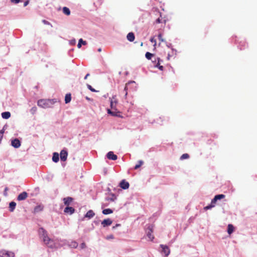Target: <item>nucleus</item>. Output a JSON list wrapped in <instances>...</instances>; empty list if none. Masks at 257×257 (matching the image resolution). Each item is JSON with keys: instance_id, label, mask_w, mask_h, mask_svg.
I'll return each mask as SVG.
<instances>
[{"instance_id": "45", "label": "nucleus", "mask_w": 257, "mask_h": 257, "mask_svg": "<svg viewBox=\"0 0 257 257\" xmlns=\"http://www.w3.org/2000/svg\"><path fill=\"white\" fill-rule=\"evenodd\" d=\"M8 188L7 187H6L5 189V193H6V192L8 191Z\"/></svg>"}, {"instance_id": "39", "label": "nucleus", "mask_w": 257, "mask_h": 257, "mask_svg": "<svg viewBox=\"0 0 257 257\" xmlns=\"http://www.w3.org/2000/svg\"><path fill=\"white\" fill-rule=\"evenodd\" d=\"M37 111V107H33L31 109V112L32 113L34 114Z\"/></svg>"}, {"instance_id": "33", "label": "nucleus", "mask_w": 257, "mask_h": 257, "mask_svg": "<svg viewBox=\"0 0 257 257\" xmlns=\"http://www.w3.org/2000/svg\"><path fill=\"white\" fill-rule=\"evenodd\" d=\"M189 158V155L188 154H184L181 156L180 159L184 160V159H188Z\"/></svg>"}, {"instance_id": "22", "label": "nucleus", "mask_w": 257, "mask_h": 257, "mask_svg": "<svg viewBox=\"0 0 257 257\" xmlns=\"http://www.w3.org/2000/svg\"><path fill=\"white\" fill-rule=\"evenodd\" d=\"M234 230V227L231 224H229L228 225V226H227V232L229 234H231L233 231Z\"/></svg>"}, {"instance_id": "18", "label": "nucleus", "mask_w": 257, "mask_h": 257, "mask_svg": "<svg viewBox=\"0 0 257 257\" xmlns=\"http://www.w3.org/2000/svg\"><path fill=\"white\" fill-rule=\"evenodd\" d=\"M126 38L129 41L133 42L135 40V37L133 33L130 32L127 35Z\"/></svg>"}, {"instance_id": "32", "label": "nucleus", "mask_w": 257, "mask_h": 257, "mask_svg": "<svg viewBox=\"0 0 257 257\" xmlns=\"http://www.w3.org/2000/svg\"><path fill=\"white\" fill-rule=\"evenodd\" d=\"M153 56V54H152V53H150V52H147V53H146V55H145V56H146V58H147V59H148V60H150V59H151V58H152V56Z\"/></svg>"}, {"instance_id": "31", "label": "nucleus", "mask_w": 257, "mask_h": 257, "mask_svg": "<svg viewBox=\"0 0 257 257\" xmlns=\"http://www.w3.org/2000/svg\"><path fill=\"white\" fill-rule=\"evenodd\" d=\"M143 161H139L138 162V163L137 165H136V166H135L134 169L135 170L139 169L143 165Z\"/></svg>"}, {"instance_id": "40", "label": "nucleus", "mask_w": 257, "mask_h": 257, "mask_svg": "<svg viewBox=\"0 0 257 257\" xmlns=\"http://www.w3.org/2000/svg\"><path fill=\"white\" fill-rule=\"evenodd\" d=\"M86 246V244L84 242H83L80 244V247L81 249H83V248H85Z\"/></svg>"}, {"instance_id": "5", "label": "nucleus", "mask_w": 257, "mask_h": 257, "mask_svg": "<svg viewBox=\"0 0 257 257\" xmlns=\"http://www.w3.org/2000/svg\"><path fill=\"white\" fill-rule=\"evenodd\" d=\"M154 225L152 224H150L148 226L146 232L147 236L148 238L150 239V240L153 241L154 239V236L152 234V233L153 232V229H154Z\"/></svg>"}, {"instance_id": "38", "label": "nucleus", "mask_w": 257, "mask_h": 257, "mask_svg": "<svg viewBox=\"0 0 257 257\" xmlns=\"http://www.w3.org/2000/svg\"><path fill=\"white\" fill-rule=\"evenodd\" d=\"M150 41L152 43H154V46L155 48L156 46V40L154 39V38H151L150 39Z\"/></svg>"}, {"instance_id": "37", "label": "nucleus", "mask_w": 257, "mask_h": 257, "mask_svg": "<svg viewBox=\"0 0 257 257\" xmlns=\"http://www.w3.org/2000/svg\"><path fill=\"white\" fill-rule=\"evenodd\" d=\"M42 22L45 25H50L51 27H52V25L48 21H47L45 20H42Z\"/></svg>"}, {"instance_id": "23", "label": "nucleus", "mask_w": 257, "mask_h": 257, "mask_svg": "<svg viewBox=\"0 0 257 257\" xmlns=\"http://www.w3.org/2000/svg\"><path fill=\"white\" fill-rule=\"evenodd\" d=\"M82 44L86 45L87 44V42L85 41H83L82 39H80L77 44V47L78 48H80Z\"/></svg>"}, {"instance_id": "16", "label": "nucleus", "mask_w": 257, "mask_h": 257, "mask_svg": "<svg viewBox=\"0 0 257 257\" xmlns=\"http://www.w3.org/2000/svg\"><path fill=\"white\" fill-rule=\"evenodd\" d=\"M134 83V81L128 82L125 84V87L123 90V92L124 93V98L125 99H126L127 95V90H128V85Z\"/></svg>"}, {"instance_id": "19", "label": "nucleus", "mask_w": 257, "mask_h": 257, "mask_svg": "<svg viewBox=\"0 0 257 257\" xmlns=\"http://www.w3.org/2000/svg\"><path fill=\"white\" fill-rule=\"evenodd\" d=\"M95 215L94 212L92 210H89L85 215V217L91 218Z\"/></svg>"}, {"instance_id": "3", "label": "nucleus", "mask_w": 257, "mask_h": 257, "mask_svg": "<svg viewBox=\"0 0 257 257\" xmlns=\"http://www.w3.org/2000/svg\"><path fill=\"white\" fill-rule=\"evenodd\" d=\"M54 103V101L51 99H41L38 101L37 104L39 106L46 108L51 107Z\"/></svg>"}, {"instance_id": "20", "label": "nucleus", "mask_w": 257, "mask_h": 257, "mask_svg": "<svg viewBox=\"0 0 257 257\" xmlns=\"http://www.w3.org/2000/svg\"><path fill=\"white\" fill-rule=\"evenodd\" d=\"M2 116L4 119H8L11 116V113L9 111L4 112L2 113Z\"/></svg>"}, {"instance_id": "25", "label": "nucleus", "mask_w": 257, "mask_h": 257, "mask_svg": "<svg viewBox=\"0 0 257 257\" xmlns=\"http://www.w3.org/2000/svg\"><path fill=\"white\" fill-rule=\"evenodd\" d=\"M71 100V94H66L65 97V101L66 103H68L70 102Z\"/></svg>"}, {"instance_id": "9", "label": "nucleus", "mask_w": 257, "mask_h": 257, "mask_svg": "<svg viewBox=\"0 0 257 257\" xmlns=\"http://www.w3.org/2000/svg\"><path fill=\"white\" fill-rule=\"evenodd\" d=\"M28 196V194L24 191L20 193L17 197V200L18 201H22L25 200Z\"/></svg>"}, {"instance_id": "46", "label": "nucleus", "mask_w": 257, "mask_h": 257, "mask_svg": "<svg viewBox=\"0 0 257 257\" xmlns=\"http://www.w3.org/2000/svg\"><path fill=\"white\" fill-rule=\"evenodd\" d=\"M98 51L99 52H101V48H99L98 49Z\"/></svg>"}, {"instance_id": "28", "label": "nucleus", "mask_w": 257, "mask_h": 257, "mask_svg": "<svg viewBox=\"0 0 257 257\" xmlns=\"http://www.w3.org/2000/svg\"><path fill=\"white\" fill-rule=\"evenodd\" d=\"M63 12L64 14H65L67 16H69L70 15V11L67 7H65L63 8Z\"/></svg>"}, {"instance_id": "10", "label": "nucleus", "mask_w": 257, "mask_h": 257, "mask_svg": "<svg viewBox=\"0 0 257 257\" xmlns=\"http://www.w3.org/2000/svg\"><path fill=\"white\" fill-rule=\"evenodd\" d=\"M166 19L165 18H163L160 14V17L155 21V24H162L164 25V26H165L166 23Z\"/></svg>"}, {"instance_id": "15", "label": "nucleus", "mask_w": 257, "mask_h": 257, "mask_svg": "<svg viewBox=\"0 0 257 257\" xmlns=\"http://www.w3.org/2000/svg\"><path fill=\"white\" fill-rule=\"evenodd\" d=\"M64 203L65 205L69 206L70 204L72 202L73 198L70 197L64 198L63 199Z\"/></svg>"}, {"instance_id": "17", "label": "nucleus", "mask_w": 257, "mask_h": 257, "mask_svg": "<svg viewBox=\"0 0 257 257\" xmlns=\"http://www.w3.org/2000/svg\"><path fill=\"white\" fill-rule=\"evenodd\" d=\"M75 209L72 207L67 206L65 209L64 212L66 213L72 214L74 212Z\"/></svg>"}, {"instance_id": "41", "label": "nucleus", "mask_w": 257, "mask_h": 257, "mask_svg": "<svg viewBox=\"0 0 257 257\" xmlns=\"http://www.w3.org/2000/svg\"><path fill=\"white\" fill-rule=\"evenodd\" d=\"M12 3L18 4L20 2V0H11Z\"/></svg>"}, {"instance_id": "48", "label": "nucleus", "mask_w": 257, "mask_h": 257, "mask_svg": "<svg viewBox=\"0 0 257 257\" xmlns=\"http://www.w3.org/2000/svg\"><path fill=\"white\" fill-rule=\"evenodd\" d=\"M110 200L111 201H113V199H112V198H110Z\"/></svg>"}, {"instance_id": "29", "label": "nucleus", "mask_w": 257, "mask_h": 257, "mask_svg": "<svg viewBox=\"0 0 257 257\" xmlns=\"http://www.w3.org/2000/svg\"><path fill=\"white\" fill-rule=\"evenodd\" d=\"M43 209V207L40 205L37 206L34 208V213H37L42 211Z\"/></svg>"}, {"instance_id": "21", "label": "nucleus", "mask_w": 257, "mask_h": 257, "mask_svg": "<svg viewBox=\"0 0 257 257\" xmlns=\"http://www.w3.org/2000/svg\"><path fill=\"white\" fill-rule=\"evenodd\" d=\"M16 206V203L15 202H11L9 204L10 211L13 212Z\"/></svg>"}, {"instance_id": "27", "label": "nucleus", "mask_w": 257, "mask_h": 257, "mask_svg": "<svg viewBox=\"0 0 257 257\" xmlns=\"http://www.w3.org/2000/svg\"><path fill=\"white\" fill-rule=\"evenodd\" d=\"M157 60H158V62L156 65V67H158L160 70H162V71L163 70L164 67L162 65H160V61H161L160 58H158Z\"/></svg>"}, {"instance_id": "24", "label": "nucleus", "mask_w": 257, "mask_h": 257, "mask_svg": "<svg viewBox=\"0 0 257 257\" xmlns=\"http://www.w3.org/2000/svg\"><path fill=\"white\" fill-rule=\"evenodd\" d=\"M52 160L57 163L59 161V154L57 153H54L52 157Z\"/></svg>"}, {"instance_id": "12", "label": "nucleus", "mask_w": 257, "mask_h": 257, "mask_svg": "<svg viewBox=\"0 0 257 257\" xmlns=\"http://www.w3.org/2000/svg\"><path fill=\"white\" fill-rule=\"evenodd\" d=\"M106 157L107 158V159H108L109 160H116L117 159V156L114 154L113 152H112V151H110L109 152L107 155H106Z\"/></svg>"}, {"instance_id": "2", "label": "nucleus", "mask_w": 257, "mask_h": 257, "mask_svg": "<svg viewBox=\"0 0 257 257\" xmlns=\"http://www.w3.org/2000/svg\"><path fill=\"white\" fill-rule=\"evenodd\" d=\"M117 104V100L116 98V96H113L110 98V107L111 110L108 109L107 113L110 114L113 116H116L118 111H117L116 105Z\"/></svg>"}, {"instance_id": "7", "label": "nucleus", "mask_w": 257, "mask_h": 257, "mask_svg": "<svg viewBox=\"0 0 257 257\" xmlns=\"http://www.w3.org/2000/svg\"><path fill=\"white\" fill-rule=\"evenodd\" d=\"M161 247L162 248V252L166 256L169 255L170 253V249L167 245L161 244Z\"/></svg>"}, {"instance_id": "8", "label": "nucleus", "mask_w": 257, "mask_h": 257, "mask_svg": "<svg viewBox=\"0 0 257 257\" xmlns=\"http://www.w3.org/2000/svg\"><path fill=\"white\" fill-rule=\"evenodd\" d=\"M119 186L123 189H127L130 187V184L125 180H122L119 183Z\"/></svg>"}, {"instance_id": "14", "label": "nucleus", "mask_w": 257, "mask_h": 257, "mask_svg": "<svg viewBox=\"0 0 257 257\" xmlns=\"http://www.w3.org/2000/svg\"><path fill=\"white\" fill-rule=\"evenodd\" d=\"M112 220L108 218L103 220L101 222V224L103 227H105L107 226L110 225L112 224Z\"/></svg>"}, {"instance_id": "42", "label": "nucleus", "mask_w": 257, "mask_h": 257, "mask_svg": "<svg viewBox=\"0 0 257 257\" xmlns=\"http://www.w3.org/2000/svg\"><path fill=\"white\" fill-rule=\"evenodd\" d=\"M29 4V1H27L26 2H25L24 3V7H26L28 5V4Z\"/></svg>"}, {"instance_id": "13", "label": "nucleus", "mask_w": 257, "mask_h": 257, "mask_svg": "<svg viewBox=\"0 0 257 257\" xmlns=\"http://www.w3.org/2000/svg\"><path fill=\"white\" fill-rule=\"evenodd\" d=\"M11 145L14 148H18L21 146V142L19 139H15L14 140L12 141Z\"/></svg>"}, {"instance_id": "43", "label": "nucleus", "mask_w": 257, "mask_h": 257, "mask_svg": "<svg viewBox=\"0 0 257 257\" xmlns=\"http://www.w3.org/2000/svg\"><path fill=\"white\" fill-rule=\"evenodd\" d=\"M4 132H5V130H4V128H3V130L0 131V133H2V135H3L4 133Z\"/></svg>"}, {"instance_id": "36", "label": "nucleus", "mask_w": 257, "mask_h": 257, "mask_svg": "<svg viewBox=\"0 0 257 257\" xmlns=\"http://www.w3.org/2000/svg\"><path fill=\"white\" fill-rule=\"evenodd\" d=\"M158 39L160 42H164V40L162 38V34L161 33H160L158 35Z\"/></svg>"}, {"instance_id": "4", "label": "nucleus", "mask_w": 257, "mask_h": 257, "mask_svg": "<svg viewBox=\"0 0 257 257\" xmlns=\"http://www.w3.org/2000/svg\"><path fill=\"white\" fill-rule=\"evenodd\" d=\"M224 198H225V195L223 194H219L215 195L214 198L211 200L210 204L205 207L204 209L207 210L212 208V207H214L218 200H220Z\"/></svg>"}, {"instance_id": "34", "label": "nucleus", "mask_w": 257, "mask_h": 257, "mask_svg": "<svg viewBox=\"0 0 257 257\" xmlns=\"http://www.w3.org/2000/svg\"><path fill=\"white\" fill-rule=\"evenodd\" d=\"M70 246L73 248H76L78 246V243L76 241H72Z\"/></svg>"}, {"instance_id": "1", "label": "nucleus", "mask_w": 257, "mask_h": 257, "mask_svg": "<svg viewBox=\"0 0 257 257\" xmlns=\"http://www.w3.org/2000/svg\"><path fill=\"white\" fill-rule=\"evenodd\" d=\"M39 234L44 243L49 247L53 248L54 246V241L48 235V233L43 228L39 229Z\"/></svg>"}, {"instance_id": "11", "label": "nucleus", "mask_w": 257, "mask_h": 257, "mask_svg": "<svg viewBox=\"0 0 257 257\" xmlns=\"http://www.w3.org/2000/svg\"><path fill=\"white\" fill-rule=\"evenodd\" d=\"M68 156V153L65 150H62L60 154L61 160L62 161H65L67 160Z\"/></svg>"}, {"instance_id": "35", "label": "nucleus", "mask_w": 257, "mask_h": 257, "mask_svg": "<svg viewBox=\"0 0 257 257\" xmlns=\"http://www.w3.org/2000/svg\"><path fill=\"white\" fill-rule=\"evenodd\" d=\"M87 88L90 90L92 92H96V90L95 89H94L92 87V86L89 85V84H87Z\"/></svg>"}, {"instance_id": "30", "label": "nucleus", "mask_w": 257, "mask_h": 257, "mask_svg": "<svg viewBox=\"0 0 257 257\" xmlns=\"http://www.w3.org/2000/svg\"><path fill=\"white\" fill-rule=\"evenodd\" d=\"M175 54V53L173 51V50H172L170 52H168V56H167V59L169 60L170 59L171 57H172Z\"/></svg>"}, {"instance_id": "6", "label": "nucleus", "mask_w": 257, "mask_h": 257, "mask_svg": "<svg viewBox=\"0 0 257 257\" xmlns=\"http://www.w3.org/2000/svg\"><path fill=\"white\" fill-rule=\"evenodd\" d=\"M1 257H14L15 253L13 252L3 250L0 251Z\"/></svg>"}, {"instance_id": "44", "label": "nucleus", "mask_w": 257, "mask_h": 257, "mask_svg": "<svg viewBox=\"0 0 257 257\" xmlns=\"http://www.w3.org/2000/svg\"><path fill=\"white\" fill-rule=\"evenodd\" d=\"M89 75L90 74L89 73L87 74L86 76L84 77V79H86Z\"/></svg>"}, {"instance_id": "47", "label": "nucleus", "mask_w": 257, "mask_h": 257, "mask_svg": "<svg viewBox=\"0 0 257 257\" xmlns=\"http://www.w3.org/2000/svg\"><path fill=\"white\" fill-rule=\"evenodd\" d=\"M116 226H120V224H117L116 225Z\"/></svg>"}, {"instance_id": "26", "label": "nucleus", "mask_w": 257, "mask_h": 257, "mask_svg": "<svg viewBox=\"0 0 257 257\" xmlns=\"http://www.w3.org/2000/svg\"><path fill=\"white\" fill-rule=\"evenodd\" d=\"M112 212H113V210L109 208L103 209L102 211V213L104 215L111 214Z\"/></svg>"}]
</instances>
